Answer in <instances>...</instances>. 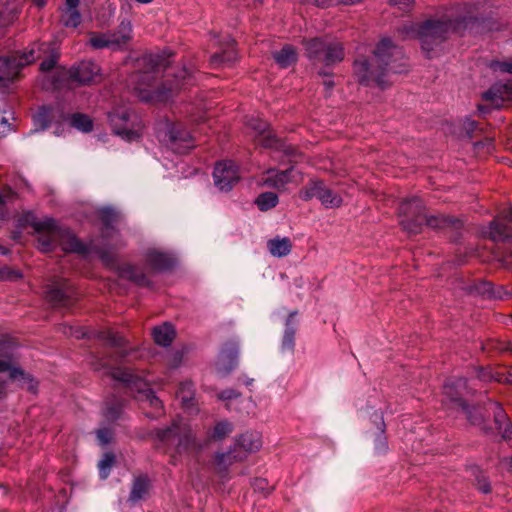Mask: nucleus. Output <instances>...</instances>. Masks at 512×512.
I'll list each match as a JSON object with an SVG mask.
<instances>
[{"mask_svg": "<svg viewBox=\"0 0 512 512\" xmlns=\"http://www.w3.org/2000/svg\"><path fill=\"white\" fill-rule=\"evenodd\" d=\"M78 6H66L61 13L60 21L65 27L76 28L81 23Z\"/></svg>", "mask_w": 512, "mask_h": 512, "instance_id": "obj_38", "label": "nucleus"}, {"mask_svg": "<svg viewBox=\"0 0 512 512\" xmlns=\"http://www.w3.org/2000/svg\"><path fill=\"white\" fill-rule=\"evenodd\" d=\"M512 97L511 84H495L489 90L483 93L482 98L489 102L492 107L499 108Z\"/></svg>", "mask_w": 512, "mask_h": 512, "instance_id": "obj_23", "label": "nucleus"}, {"mask_svg": "<svg viewBox=\"0 0 512 512\" xmlns=\"http://www.w3.org/2000/svg\"><path fill=\"white\" fill-rule=\"evenodd\" d=\"M477 378L481 381H492V380H495V381H498V382H502L503 379L501 377H499L498 374H494L490 369L488 368H480L477 372Z\"/></svg>", "mask_w": 512, "mask_h": 512, "instance_id": "obj_51", "label": "nucleus"}, {"mask_svg": "<svg viewBox=\"0 0 512 512\" xmlns=\"http://www.w3.org/2000/svg\"><path fill=\"white\" fill-rule=\"evenodd\" d=\"M0 277L6 280H15L22 277V274L18 270H12L9 267H3L0 269Z\"/></svg>", "mask_w": 512, "mask_h": 512, "instance_id": "obj_55", "label": "nucleus"}, {"mask_svg": "<svg viewBox=\"0 0 512 512\" xmlns=\"http://www.w3.org/2000/svg\"><path fill=\"white\" fill-rule=\"evenodd\" d=\"M361 0H314L317 7L328 8L339 4H355Z\"/></svg>", "mask_w": 512, "mask_h": 512, "instance_id": "obj_50", "label": "nucleus"}, {"mask_svg": "<svg viewBox=\"0 0 512 512\" xmlns=\"http://www.w3.org/2000/svg\"><path fill=\"white\" fill-rule=\"evenodd\" d=\"M462 129L465 133V136H467L468 138H472L476 134V131L478 130V123L474 120L466 118L462 122Z\"/></svg>", "mask_w": 512, "mask_h": 512, "instance_id": "obj_52", "label": "nucleus"}, {"mask_svg": "<svg viewBox=\"0 0 512 512\" xmlns=\"http://www.w3.org/2000/svg\"><path fill=\"white\" fill-rule=\"evenodd\" d=\"M464 18H454L452 15H442L427 19L421 24L407 23L397 29L403 38H417L422 50L431 57V53L445 42L453 32H459Z\"/></svg>", "mask_w": 512, "mask_h": 512, "instance_id": "obj_3", "label": "nucleus"}, {"mask_svg": "<svg viewBox=\"0 0 512 512\" xmlns=\"http://www.w3.org/2000/svg\"><path fill=\"white\" fill-rule=\"evenodd\" d=\"M108 374L112 379L123 383L131 391L137 392V398L142 403H147L150 407L161 410V400L154 395L148 384L141 377L133 374L131 370L126 368H113Z\"/></svg>", "mask_w": 512, "mask_h": 512, "instance_id": "obj_7", "label": "nucleus"}, {"mask_svg": "<svg viewBox=\"0 0 512 512\" xmlns=\"http://www.w3.org/2000/svg\"><path fill=\"white\" fill-rule=\"evenodd\" d=\"M511 65H512L511 62L493 61V62L490 63V68L495 70V71L499 70V71L504 72V73H510Z\"/></svg>", "mask_w": 512, "mask_h": 512, "instance_id": "obj_58", "label": "nucleus"}, {"mask_svg": "<svg viewBox=\"0 0 512 512\" xmlns=\"http://www.w3.org/2000/svg\"><path fill=\"white\" fill-rule=\"evenodd\" d=\"M166 134L172 145L183 148L192 147L193 136L181 123L167 125Z\"/></svg>", "mask_w": 512, "mask_h": 512, "instance_id": "obj_25", "label": "nucleus"}, {"mask_svg": "<svg viewBox=\"0 0 512 512\" xmlns=\"http://www.w3.org/2000/svg\"><path fill=\"white\" fill-rule=\"evenodd\" d=\"M473 289L479 294L496 297L493 292V284L490 282L480 281L473 286Z\"/></svg>", "mask_w": 512, "mask_h": 512, "instance_id": "obj_49", "label": "nucleus"}, {"mask_svg": "<svg viewBox=\"0 0 512 512\" xmlns=\"http://www.w3.org/2000/svg\"><path fill=\"white\" fill-rule=\"evenodd\" d=\"M23 3L19 0H5L0 7V26L13 24L22 11Z\"/></svg>", "mask_w": 512, "mask_h": 512, "instance_id": "obj_26", "label": "nucleus"}, {"mask_svg": "<svg viewBox=\"0 0 512 512\" xmlns=\"http://www.w3.org/2000/svg\"><path fill=\"white\" fill-rule=\"evenodd\" d=\"M69 77L81 85L95 83L100 78V68L93 61H83L69 70Z\"/></svg>", "mask_w": 512, "mask_h": 512, "instance_id": "obj_17", "label": "nucleus"}, {"mask_svg": "<svg viewBox=\"0 0 512 512\" xmlns=\"http://www.w3.org/2000/svg\"><path fill=\"white\" fill-rule=\"evenodd\" d=\"M57 243L65 252H74L78 254H84L87 252L86 246L68 228L58 226Z\"/></svg>", "mask_w": 512, "mask_h": 512, "instance_id": "obj_24", "label": "nucleus"}, {"mask_svg": "<svg viewBox=\"0 0 512 512\" xmlns=\"http://www.w3.org/2000/svg\"><path fill=\"white\" fill-rule=\"evenodd\" d=\"M65 73L63 71H56L54 72L51 76H49V78L47 79V81L49 82L48 84H44V86L46 88H58L59 87V84L63 78V75Z\"/></svg>", "mask_w": 512, "mask_h": 512, "instance_id": "obj_56", "label": "nucleus"}, {"mask_svg": "<svg viewBox=\"0 0 512 512\" xmlns=\"http://www.w3.org/2000/svg\"><path fill=\"white\" fill-rule=\"evenodd\" d=\"M70 124L72 127L86 133L93 129V122L90 117L82 113L73 114L70 117Z\"/></svg>", "mask_w": 512, "mask_h": 512, "instance_id": "obj_42", "label": "nucleus"}, {"mask_svg": "<svg viewBox=\"0 0 512 512\" xmlns=\"http://www.w3.org/2000/svg\"><path fill=\"white\" fill-rule=\"evenodd\" d=\"M97 439L100 444L107 445L113 439V432L107 428L99 429L97 430Z\"/></svg>", "mask_w": 512, "mask_h": 512, "instance_id": "obj_54", "label": "nucleus"}, {"mask_svg": "<svg viewBox=\"0 0 512 512\" xmlns=\"http://www.w3.org/2000/svg\"><path fill=\"white\" fill-rule=\"evenodd\" d=\"M54 118V108L51 106L40 107L35 115V121L42 129L49 127Z\"/></svg>", "mask_w": 512, "mask_h": 512, "instance_id": "obj_41", "label": "nucleus"}, {"mask_svg": "<svg viewBox=\"0 0 512 512\" xmlns=\"http://www.w3.org/2000/svg\"><path fill=\"white\" fill-rule=\"evenodd\" d=\"M267 247L274 257H284L291 252L292 242L287 237H275L268 241Z\"/></svg>", "mask_w": 512, "mask_h": 512, "instance_id": "obj_35", "label": "nucleus"}, {"mask_svg": "<svg viewBox=\"0 0 512 512\" xmlns=\"http://www.w3.org/2000/svg\"><path fill=\"white\" fill-rule=\"evenodd\" d=\"M178 397L185 407L192 406V401L194 399V389L192 382L186 381L180 384L178 389Z\"/></svg>", "mask_w": 512, "mask_h": 512, "instance_id": "obj_45", "label": "nucleus"}, {"mask_svg": "<svg viewBox=\"0 0 512 512\" xmlns=\"http://www.w3.org/2000/svg\"><path fill=\"white\" fill-rule=\"evenodd\" d=\"M45 299L54 308H67L76 299V290L66 279L54 278L45 286Z\"/></svg>", "mask_w": 512, "mask_h": 512, "instance_id": "obj_10", "label": "nucleus"}, {"mask_svg": "<svg viewBox=\"0 0 512 512\" xmlns=\"http://www.w3.org/2000/svg\"><path fill=\"white\" fill-rule=\"evenodd\" d=\"M145 262L151 270L149 273H145L142 269L130 263L117 265L115 270L121 279L128 280L140 287H150L152 284L150 280L152 272L169 270L175 264L174 259L169 254L156 249H149L146 252Z\"/></svg>", "mask_w": 512, "mask_h": 512, "instance_id": "obj_5", "label": "nucleus"}, {"mask_svg": "<svg viewBox=\"0 0 512 512\" xmlns=\"http://www.w3.org/2000/svg\"><path fill=\"white\" fill-rule=\"evenodd\" d=\"M480 475L476 477L477 488L483 493H489L491 491L490 483L487 478L479 472Z\"/></svg>", "mask_w": 512, "mask_h": 512, "instance_id": "obj_57", "label": "nucleus"}, {"mask_svg": "<svg viewBox=\"0 0 512 512\" xmlns=\"http://www.w3.org/2000/svg\"><path fill=\"white\" fill-rule=\"evenodd\" d=\"M184 425L185 424L173 422L171 426L165 429H155L152 433L160 442L166 445H176Z\"/></svg>", "mask_w": 512, "mask_h": 512, "instance_id": "obj_31", "label": "nucleus"}, {"mask_svg": "<svg viewBox=\"0 0 512 512\" xmlns=\"http://www.w3.org/2000/svg\"><path fill=\"white\" fill-rule=\"evenodd\" d=\"M234 448L244 453L245 459L252 453L258 452L262 447V436L257 431H247L235 438Z\"/></svg>", "mask_w": 512, "mask_h": 512, "instance_id": "obj_19", "label": "nucleus"}, {"mask_svg": "<svg viewBox=\"0 0 512 512\" xmlns=\"http://www.w3.org/2000/svg\"><path fill=\"white\" fill-rule=\"evenodd\" d=\"M273 58L281 68H287L297 61V52L291 45H285L279 51L273 53Z\"/></svg>", "mask_w": 512, "mask_h": 512, "instance_id": "obj_36", "label": "nucleus"}, {"mask_svg": "<svg viewBox=\"0 0 512 512\" xmlns=\"http://www.w3.org/2000/svg\"><path fill=\"white\" fill-rule=\"evenodd\" d=\"M252 486L255 491L261 492L265 495L269 494L274 489V487L264 478H255Z\"/></svg>", "mask_w": 512, "mask_h": 512, "instance_id": "obj_48", "label": "nucleus"}, {"mask_svg": "<svg viewBox=\"0 0 512 512\" xmlns=\"http://www.w3.org/2000/svg\"><path fill=\"white\" fill-rule=\"evenodd\" d=\"M424 225H427L434 229H446L454 228L459 229L463 223L460 219L445 215H428L426 213V219Z\"/></svg>", "mask_w": 512, "mask_h": 512, "instance_id": "obj_30", "label": "nucleus"}, {"mask_svg": "<svg viewBox=\"0 0 512 512\" xmlns=\"http://www.w3.org/2000/svg\"><path fill=\"white\" fill-rule=\"evenodd\" d=\"M113 50H125L133 40V26L130 20H122L115 31H109Z\"/></svg>", "mask_w": 512, "mask_h": 512, "instance_id": "obj_20", "label": "nucleus"}, {"mask_svg": "<svg viewBox=\"0 0 512 512\" xmlns=\"http://www.w3.org/2000/svg\"><path fill=\"white\" fill-rule=\"evenodd\" d=\"M278 196L273 192L261 193L255 200L256 205L261 211H267L278 204Z\"/></svg>", "mask_w": 512, "mask_h": 512, "instance_id": "obj_43", "label": "nucleus"}, {"mask_svg": "<svg viewBox=\"0 0 512 512\" xmlns=\"http://www.w3.org/2000/svg\"><path fill=\"white\" fill-rule=\"evenodd\" d=\"M240 395L241 394L234 389H225L218 394V397L221 400H230V399L238 398V397H240Z\"/></svg>", "mask_w": 512, "mask_h": 512, "instance_id": "obj_59", "label": "nucleus"}, {"mask_svg": "<svg viewBox=\"0 0 512 512\" xmlns=\"http://www.w3.org/2000/svg\"><path fill=\"white\" fill-rule=\"evenodd\" d=\"M152 336L156 344L168 346L175 338V330L171 324L164 323L153 328Z\"/></svg>", "mask_w": 512, "mask_h": 512, "instance_id": "obj_34", "label": "nucleus"}, {"mask_svg": "<svg viewBox=\"0 0 512 512\" xmlns=\"http://www.w3.org/2000/svg\"><path fill=\"white\" fill-rule=\"evenodd\" d=\"M139 70L134 72L129 83L143 101H165L179 92L189 76L185 68L178 74L167 75L161 86L155 85L158 75L165 69V59L159 55H144L138 60Z\"/></svg>", "mask_w": 512, "mask_h": 512, "instance_id": "obj_1", "label": "nucleus"}, {"mask_svg": "<svg viewBox=\"0 0 512 512\" xmlns=\"http://www.w3.org/2000/svg\"><path fill=\"white\" fill-rule=\"evenodd\" d=\"M401 58V50L390 39H382L370 60L357 59L354 61V75L363 85L375 83L384 89L389 85L385 80L386 74L389 71L401 72L400 66L394 65V62Z\"/></svg>", "mask_w": 512, "mask_h": 512, "instance_id": "obj_2", "label": "nucleus"}, {"mask_svg": "<svg viewBox=\"0 0 512 512\" xmlns=\"http://www.w3.org/2000/svg\"><path fill=\"white\" fill-rule=\"evenodd\" d=\"M136 118V115L127 110H117L109 114V120L115 134L122 138L132 141L137 139L139 134V127H136L131 121Z\"/></svg>", "mask_w": 512, "mask_h": 512, "instance_id": "obj_13", "label": "nucleus"}, {"mask_svg": "<svg viewBox=\"0 0 512 512\" xmlns=\"http://www.w3.org/2000/svg\"><path fill=\"white\" fill-rule=\"evenodd\" d=\"M176 448L178 452L201 450V445L197 443L192 430L186 424L182 427V432L176 443Z\"/></svg>", "mask_w": 512, "mask_h": 512, "instance_id": "obj_33", "label": "nucleus"}, {"mask_svg": "<svg viewBox=\"0 0 512 512\" xmlns=\"http://www.w3.org/2000/svg\"><path fill=\"white\" fill-rule=\"evenodd\" d=\"M25 223L38 234V242L44 251L51 250L58 240V225L52 218L38 219L32 213L25 216Z\"/></svg>", "mask_w": 512, "mask_h": 512, "instance_id": "obj_11", "label": "nucleus"}, {"mask_svg": "<svg viewBox=\"0 0 512 512\" xmlns=\"http://www.w3.org/2000/svg\"><path fill=\"white\" fill-rule=\"evenodd\" d=\"M100 258L101 260L106 264V265H111V266H114L115 265V262H116V258H115V255L110 253V252H107V251H103L100 253Z\"/></svg>", "mask_w": 512, "mask_h": 512, "instance_id": "obj_60", "label": "nucleus"}, {"mask_svg": "<svg viewBox=\"0 0 512 512\" xmlns=\"http://www.w3.org/2000/svg\"><path fill=\"white\" fill-rule=\"evenodd\" d=\"M426 208L417 197L406 199L399 206V215L403 217L400 225L410 235H416L421 232L426 219Z\"/></svg>", "mask_w": 512, "mask_h": 512, "instance_id": "obj_9", "label": "nucleus"}, {"mask_svg": "<svg viewBox=\"0 0 512 512\" xmlns=\"http://www.w3.org/2000/svg\"><path fill=\"white\" fill-rule=\"evenodd\" d=\"M248 125L258 133V143L264 147H273L277 140L275 136L268 130L269 125L261 119H251Z\"/></svg>", "mask_w": 512, "mask_h": 512, "instance_id": "obj_29", "label": "nucleus"}, {"mask_svg": "<svg viewBox=\"0 0 512 512\" xmlns=\"http://www.w3.org/2000/svg\"><path fill=\"white\" fill-rule=\"evenodd\" d=\"M292 171V167L284 171H278L272 168L268 169L262 173L258 185L283 191L285 190L286 185L292 181Z\"/></svg>", "mask_w": 512, "mask_h": 512, "instance_id": "obj_18", "label": "nucleus"}, {"mask_svg": "<svg viewBox=\"0 0 512 512\" xmlns=\"http://www.w3.org/2000/svg\"><path fill=\"white\" fill-rule=\"evenodd\" d=\"M214 184L221 191H229L239 181L237 166L232 161L217 163L213 172Z\"/></svg>", "mask_w": 512, "mask_h": 512, "instance_id": "obj_15", "label": "nucleus"}, {"mask_svg": "<svg viewBox=\"0 0 512 512\" xmlns=\"http://www.w3.org/2000/svg\"><path fill=\"white\" fill-rule=\"evenodd\" d=\"M50 50L48 44H32L22 53H14L8 56H0V87H6L20 74L21 69L41 58L43 53Z\"/></svg>", "mask_w": 512, "mask_h": 512, "instance_id": "obj_6", "label": "nucleus"}, {"mask_svg": "<svg viewBox=\"0 0 512 512\" xmlns=\"http://www.w3.org/2000/svg\"><path fill=\"white\" fill-rule=\"evenodd\" d=\"M98 338L104 340L111 347H122L125 343L124 338L110 329L102 330L98 333Z\"/></svg>", "mask_w": 512, "mask_h": 512, "instance_id": "obj_44", "label": "nucleus"}, {"mask_svg": "<svg viewBox=\"0 0 512 512\" xmlns=\"http://www.w3.org/2000/svg\"><path fill=\"white\" fill-rule=\"evenodd\" d=\"M488 237L495 242L512 241V208L502 210L490 223Z\"/></svg>", "mask_w": 512, "mask_h": 512, "instance_id": "obj_14", "label": "nucleus"}, {"mask_svg": "<svg viewBox=\"0 0 512 512\" xmlns=\"http://www.w3.org/2000/svg\"><path fill=\"white\" fill-rule=\"evenodd\" d=\"M467 390V380L464 378H458L446 382L443 393L445 398L449 401L451 408L466 410V402L463 397Z\"/></svg>", "mask_w": 512, "mask_h": 512, "instance_id": "obj_16", "label": "nucleus"}, {"mask_svg": "<svg viewBox=\"0 0 512 512\" xmlns=\"http://www.w3.org/2000/svg\"><path fill=\"white\" fill-rule=\"evenodd\" d=\"M300 197L305 201L316 197L326 208H339L343 203L342 197L320 180H311L301 189Z\"/></svg>", "mask_w": 512, "mask_h": 512, "instance_id": "obj_12", "label": "nucleus"}, {"mask_svg": "<svg viewBox=\"0 0 512 512\" xmlns=\"http://www.w3.org/2000/svg\"><path fill=\"white\" fill-rule=\"evenodd\" d=\"M237 59V52L234 47V41H230L227 47L221 51L216 52L210 57V63L214 68L230 66Z\"/></svg>", "mask_w": 512, "mask_h": 512, "instance_id": "obj_32", "label": "nucleus"}, {"mask_svg": "<svg viewBox=\"0 0 512 512\" xmlns=\"http://www.w3.org/2000/svg\"><path fill=\"white\" fill-rule=\"evenodd\" d=\"M149 489V480L147 477L140 476L134 480L129 500L136 502L144 497Z\"/></svg>", "mask_w": 512, "mask_h": 512, "instance_id": "obj_39", "label": "nucleus"}, {"mask_svg": "<svg viewBox=\"0 0 512 512\" xmlns=\"http://www.w3.org/2000/svg\"><path fill=\"white\" fill-rule=\"evenodd\" d=\"M88 43L94 49H104V48L113 49L111 36H109L108 32H106V33L90 32Z\"/></svg>", "mask_w": 512, "mask_h": 512, "instance_id": "obj_40", "label": "nucleus"}, {"mask_svg": "<svg viewBox=\"0 0 512 512\" xmlns=\"http://www.w3.org/2000/svg\"><path fill=\"white\" fill-rule=\"evenodd\" d=\"M500 466L503 470H506V471L512 473V456L505 457V458L501 459Z\"/></svg>", "mask_w": 512, "mask_h": 512, "instance_id": "obj_61", "label": "nucleus"}, {"mask_svg": "<svg viewBox=\"0 0 512 512\" xmlns=\"http://www.w3.org/2000/svg\"><path fill=\"white\" fill-rule=\"evenodd\" d=\"M14 193L13 191L8 188L3 193H0V205H3L7 202L8 199L13 197Z\"/></svg>", "mask_w": 512, "mask_h": 512, "instance_id": "obj_62", "label": "nucleus"}, {"mask_svg": "<svg viewBox=\"0 0 512 512\" xmlns=\"http://www.w3.org/2000/svg\"><path fill=\"white\" fill-rule=\"evenodd\" d=\"M234 430V426L227 420L218 421L213 429L208 433V439L211 441H222L227 438Z\"/></svg>", "mask_w": 512, "mask_h": 512, "instance_id": "obj_37", "label": "nucleus"}, {"mask_svg": "<svg viewBox=\"0 0 512 512\" xmlns=\"http://www.w3.org/2000/svg\"><path fill=\"white\" fill-rule=\"evenodd\" d=\"M502 264L505 268L512 270V252L502 260Z\"/></svg>", "mask_w": 512, "mask_h": 512, "instance_id": "obj_64", "label": "nucleus"}, {"mask_svg": "<svg viewBox=\"0 0 512 512\" xmlns=\"http://www.w3.org/2000/svg\"><path fill=\"white\" fill-rule=\"evenodd\" d=\"M58 55L56 53H52L48 58L44 59L40 64V69L43 72L51 71L56 63H57Z\"/></svg>", "mask_w": 512, "mask_h": 512, "instance_id": "obj_53", "label": "nucleus"}, {"mask_svg": "<svg viewBox=\"0 0 512 512\" xmlns=\"http://www.w3.org/2000/svg\"><path fill=\"white\" fill-rule=\"evenodd\" d=\"M123 409V403L121 401H115L113 403H107L105 409V417L109 421H115L120 417Z\"/></svg>", "mask_w": 512, "mask_h": 512, "instance_id": "obj_47", "label": "nucleus"}, {"mask_svg": "<svg viewBox=\"0 0 512 512\" xmlns=\"http://www.w3.org/2000/svg\"><path fill=\"white\" fill-rule=\"evenodd\" d=\"M12 361H13V355L9 352H6L2 355V358L0 359V373L9 371V376L13 380H22L24 383L30 384L28 386V389H33L34 385L31 383L33 382V379L29 374H26L22 369L20 368H14L12 367Z\"/></svg>", "mask_w": 512, "mask_h": 512, "instance_id": "obj_27", "label": "nucleus"}, {"mask_svg": "<svg viewBox=\"0 0 512 512\" xmlns=\"http://www.w3.org/2000/svg\"><path fill=\"white\" fill-rule=\"evenodd\" d=\"M306 56L314 61L323 62L325 65H333L344 59V48L340 42L328 41L323 38L305 40Z\"/></svg>", "mask_w": 512, "mask_h": 512, "instance_id": "obj_8", "label": "nucleus"}, {"mask_svg": "<svg viewBox=\"0 0 512 512\" xmlns=\"http://www.w3.org/2000/svg\"><path fill=\"white\" fill-rule=\"evenodd\" d=\"M245 460L244 453H239V450L233 446L226 453H217L214 457L213 468L215 472L221 476H225L230 466L234 463L242 462Z\"/></svg>", "mask_w": 512, "mask_h": 512, "instance_id": "obj_21", "label": "nucleus"}, {"mask_svg": "<svg viewBox=\"0 0 512 512\" xmlns=\"http://www.w3.org/2000/svg\"><path fill=\"white\" fill-rule=\"evenodd\" d=\"M116 463V457L112 452H106L100 462L98 463V468L100 472V476L102 479H105L109 475L110 469Z\"/></svg>", "mask_w": 512, "mask_h": 512, "instance_id": "obj_46", "label": "nucleus"}, {"mask_svg": "<svg viewBox=\"0 0 512 512\" xmlns=\"http://www.w3.org/2000/svg\"><path fill=\"white\" fill-rule=\"evenodd\" d=\"M296 314V311L291 312L286 320V329L279 348L282 356H291L294 352L296 328L293 325V317Z\"/></svg>", "mask_w": 512, "mask_h": 512, "instance_id": "obj_28", "label": "nucleus"}, {"mask_svg": "<svg viewBox=\"0 0 512 512\" xmlns=\"http://www.w3.org/2000/svg\"><path fill=\"white\" fill-rule=\"evenodd\" d=\"M500 351H510L512 352V342H502L499 346L496 347Z\"/></svg>", "mask_w": 512, "mask_h": 512, "instance_id": "obj_63", "label": "nucleus"}, {"mask_svg": "<svg viewBox=\"0 0 512 512\" xmlns=\"http://www.w3.org/2000/svg\"><path fill=\"white\" fill-rule=\"evenodd\" d=\"M461 411L466 414L471 424L481 427L486 433L495 431L505 440L512 439V427L499 403L489 401L484 408L473 407L472 409L466 405V410Z\"/></svg>", "mask_w": 512, "mask_h": 512, "instance_id": "obj_4", "label": "nucleus"}, {"mask_svg": "<svg viewBox=\"0 0 512 512\" xmlns=\"http://www.w3.org/2000/svg\"><path fill=\"white\" fill-rule=\"evenodd\" d=\"M237 356V344L232 341L225 343L217 360V369L219 372L227 374L232 371L237 364Z\"/></svg>", "mask_w": 512, "mask_h": 512, "instance_id": "obj_22", "label": "nucleus"}]
</instances>
